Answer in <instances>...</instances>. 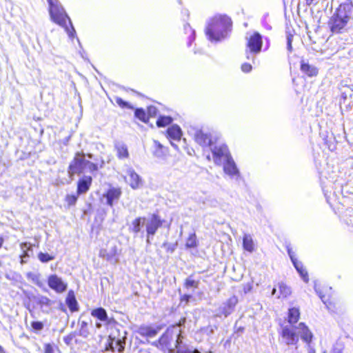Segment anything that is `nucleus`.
<instances>
[{
    "instance_id": "56",
    "label": "nucleus",
    "mask_w": 353,
    "mask_h": 353,
    "mask_svg": "<svg viewBox=\"0 0 353 353\" xmlns=\"http://www.w3.org/2000/svg\"><path fill=\"white\" fill-rule=\"evenodd\" d=\"M195 244H193V243H191V244H186L187 247L188 248H190V247H192L193 245H194Z\"/></svg>"
},
{
    "instance_id": "19",
    "label": "nucleus",
    "mask_w": 353,
    "mask_h": 353,
    "mask_svg": "<svg viewBox=\"0 0 353 353\" xmlns=\"http://www.w3.org/2000/svg\"><path fill=\"white\" fill-rule=\"evenodd\" d=\"M223 170L224 172L230 175L234 176L239 174V170L236 166L234 161L232 159V156L230 155L227 159H225L223 162Z\"/></svg>"
},
{
    "instance_id": "39",
    "label": "nucleus",
    "mask_w": 353,
    "mask_h": 353,
    "mask_svg": "<svg viewBox=\"0 0 353 353\" xmlns=\"http://www.w3.org/2000/svg\"><path fill=\"white\" fill-rule=\"evenodd\" d=\"M86 166L88 167L90 172H97L99 170V166L97 163H92L90 161L86 160Z\"/></svg>"
},
{
    "instance_id": "26",
    "label": "nucleus",
    "mask_w": 353,
    "mask_h": 353,
    "mask_svg": "<svg viewBox=\"0 0 353 353\" xmlns=\"http://www.w3.org/2000/svg\"><path fill=\"white\" fill-rule=\"evenodd\" d=\"M168 148L164 147L158 141H154V154L157 157H162L166 154Z\"/></svg>"
},
{
    "instance_id": "25",
    "label": "nucleus",
    "mask_w": 353,
    "mask_h": 353,
    "mask_svg": "<svg viewBox=\"0 0 353 353\" xmlns=\"http://www.w3.org/2000/svg\"><path fill=\"white\" fill-rule=\"evenodd\" d=\"M300 316V311L299 308L292 307L288 310V321L290 324L296 323Z\"/></svg>"
},
{
    "instance_id": "34",
    "label": "nucleus",
    "mask_w": 353,
    "mask_h": 353,
    "mask_svg": "<svg viewBox=\"0 0 353 353\" xmlns=\"http://www.w3.org/2000/svg\"><path fill=\"white\" fill-rule=\"evenodd\" d=\"M147 114L148 116V120H150V118L155 117L158 114V109L154 105H149L147 107L146 109Z\"/></svg>"
},
{
    "instance_id": "59",
    "label": "nucleus",
    "mask_w": 353,
    "mask_h": 353,
    "mask_svg": "<svg viewBox=\"0 0 353 353\" xmlns=\"http://www.w3.org/2000/svg\"><path fill=\"white\" fill-rule=\"evenodd\" d=\"M308 353H314V350H310Z\"/></svg>"
},
{
    "instance_id": "46",
    "label": "nucleus",
    "mask_w": 353,
    "mask_h": 353,
    "mask_svg": "<svg viewBox=\"0 0 353 353\" xmlns=\"http://www.w3.org/2000/svg\"><path fill=\"white\" fill-rule=\"evenodd\" d=\"M45 353H54V349L50 344L46 345Z\"/></svg>"
},
{
    "instance_id": "49",
    "label": "nucleus",
    "mask_w": 353,
    "mask_h": 353,
    "mask_svg": "<svg viewBox=\"0 0 353 353\" xmlns=\"http://www.w3.org/2000/svg\"><path fill=\"white\" fill-rule=\"evenodd\" d=\"M185 322V318H183V319H181V320L179 321V323L176 325V326H177V327H180V326H181V325H184Z\"/></svg>"
},
{
    "instance_id": "5",
    "label": "nucleus",
    "mask_w": 353,
    "mask_h": 353,
    "mask_svg": "<svg viewBox=\"0 0 353 353\" xmlns=\"http://www.w3.org/2000/svg\"><path fill=\"white\" fill-rule=\"evenodd\" d=\"M86 163L85 154L83 152H76L68 165V174L72 176L75 174L80 175L83 174L86 167Z\"/></svg>"
},
{
    "instance_id": "4",
    "label": "nucleus",
    "mask_w": 353,
    "mask_h": 353,
    "mask_svg": "<svg viewBox=\"0 0 353 353\" xmlns=\"http://www.w3.org/2000/svg\"><path fill=\"white\" fill-rule=\"evenodd\" d=\"M165 220L163 219L159 214L153 213L151 214L149 221L145 225V241L149 243L153 239L157 230L162 228L165 223Z\"/></svg>"
},
{
    "instance_id": "30",
    "label": "nucleus",
    "mask_w": 353,
    "mask_h": 353,
    "mask_svg": "<svg viewBox=\"0 0 353 353\" xmlns=\"http://www.w3.org/2000/svg\"><path fill=\"white\" fill-rule=\"evenodd\" d=\"M173 119L170 116H159L156 121L157 126L164 128L172 123Z\"/></svg>"
},
{
    "instance_id": "15",
    "label": "nucleus",
    "mask_w": 353,
    "mask_h": 353,
    "mask_svg": "<svg viewBox=\"0 0 353 353\" xmlns=\"http://www.w3.org/2000/svg\"><path fill=\"white\" fill-rule=\"evenodd\" d=\"M122 191L120 188H110L103 194L106 198V203L109 206H112L114 201L119 200Z\"/></svg>"
},
{
    "instance_id": "28",
    "label": "nucleus",
    "mask_w": 353,
    "mask_h": 353,
    "mask_svg": "<svg viewBox=\"0 0 353 353\" xmlns=\"http://www.w3.org/2000/svg\"><path fill=\"white\" fill-rule=\"evenodd\" d=\"M91 315L101 321H105L108 319L106 311L102 307L93 310Z\"/></svg>"
},
{
    "instance_id": "32",
    "label": "nucleus",
    "mask_w": 353,
    "mask_h": 353,
    "mask_svg": "<svg viewBox=\"0 0 353 353\" xmlns=\"http://www.w3.org/2000/svg\"><path fill=\"white\" fill-rule=\"evenodd\" d=\"M79 194L77 192L75 194H68L64 198V201L68 208L74 206L77 202Z\"/></svg>"
},
{
    "instance_id": "3",
    "label": "nucleus",
    "mask_w": 353,
    "mask_h": 353,
    "mask_svg": "<svg viewBox=\"0 0 353 353\" xmlns=\"http://www.w3.org/2000/svg\"><path fill=\"white\" fill-rule=\"evenodd\" d=\"M49 13L53 22L63 27L70 37L74 36L75 33L74 28L72 26L70 19L61 5L49 8Z\"/></svg>"
},
{
    "instance_id": "33",
    "label": "nucleus",
    "mask_w": 353,
    "mask_h": 353,
    "mask_svg": "<svg viewBox=\"0 0 353 353\" xmlns=\"http://www.w3.org/2000/svg\"><path fill=\"white\" fill-rule=\"evenodd\" d=\"M39 259L43 263H47L50 261L53 260L55 258V253L52 252L50 253H43L40 252L38 254Z\"/></svg>"
},
{
    "instance_id": "9",
    "label": "nucleus",
    "mask_w": 353,
    "mask_h": 353,
    "mask_svg": "<svg viewBox=\"0 0 353 353\" xmlns=\"http://www.w3.org/2000/svg\"><path fill=\"white\" fill-rule=\"evenodd\" d=\"M99 254L100 256L114 264L119 261L118 250L114 245H107L105 248L101 249Z\"/></svg>"
},
{
    "instance_id": "23",
    "label": "nucleus",
    "mask_w": 353,
    "mask_h": 353,
    "mask_svg": "<svg viewBox=\"0 0 353 353\" xmlns=\"http://www.w3.org/2000/svg\"><path fill=\"white\" fill-rule=\"evenodd\" d=\"M117 156L119 159H128L129 157V152L125 144L118 143L115 145Z\"/></svg>"
},
{
    "instance_id": "42",
    "label": "nucleus",
    "mask_w": 353,
    "mask_h": 353,
    "mask_svg": "<svg viewBox=\"0 0 353 353\" xmlns=\"http://www.w3.org/2000/svg\"><path fill=\"white\" fill-rule=\"evenodd\" d=\"M50 300L47 298V297H45V296H42L39 299V303L41 305H50Z\"/></svg>"
},
{
    "instance_id": "35",
    "label": "nucleus",
    "mask_w": 353,
    "mask_h": 353,
    "mask_svg": "<svg viewBox=\"0 0 353 353\" xmlns=\"http://www.w3.org/2000/svg\"><path fill=\"white\" fill-rule=\"evenodd\" d=\"M115 101L117 104L121 108L133 109V107L127 101L123 100L121 97H116Z\"/></svg>"
},
{
    "instance_id": "40",
    "label": "nucleus",
    "mask_w": 353,
    "mask_h": 353,
    "mask_svg": "<svg viewBox=\"0 0 353 353\" xmlns=\"http://www.w3.org/2000/svg\"><path fill=\"white\" fill-rule=\"evenodd\" d=\"M32 327L36 331H40L43 328V324L40 321H33L31 323Z\"/></svg>"
},
{
    "instance_id": "60",
    "label": "nucleus",
    "mask_w": 353,
    "mask_h": 353,
    "mask_svg": "<svg viewBox=\"0 0 353 353\" xmlns=\"http://www.w3.org/2000/svg\"><path fill=\"white\" fill-rule=\"evenodd\" d=\"M29 245H34V246H35V245H36V243H34V244H29Z\"/></svg>"
},
{
    "instance_id": "57",
    "label": "nucleus",
    "mask_w": 353,
    "mask_h": 353,
    "mask_svg": "<svg viewBox=\"0 0 353 353\" xmlns=\"http://www.w3.org/2000/svg\"><path fill=\"white\" fill-rule=\"evenodd\" d=\"M96 326H97V327L100 328V327H101V323H97L96 324Z\"/></svg>"
},
{
    "instance_id": "8",
    "label": "nucleus",
    "mask_w": 353,
    "mask_h": 353,
    "mask_svg": "<svg viewBox=\"0 0 353 353\" xmlns=\"http://www.w3.org/2000/svg\"><path fill=\"white\" fill-rule=\"evenodd\" d=\"M238 303V299L235 296L229 298L225 303H223L219 308L217 314L218 316H224L227 317L234 310L236 305Z\"/></svg>"
},
{
    "instance_id": "58",
    "label": "nucleus",
    "mask_w": 353,
    "mask_h": 353,
    "mask_svg": "<svg viewBox=\"0 0 353 353\" xmlns=\"http://www.w3.org/2000/svg\"><path fill=\"white\" fill-rule=\"evenodd\" d=\"M193 353H201L198 350H194Z\"/></svg>"
},
{
    "instance_id": "36",
    "label": "nucleus",
    "mask_w": 353,
    "mask_h": 353,
    "mask_svg": "<svg viewBox=\"0 0 353 353\" xmlns=\"http://www.w3.org/2000/svg\"><path fill=\"white\" fill-rule=\"evenodd\" d=\"M67 304L71 311L77 310V302L74 296L68 299Z\"/></svg>"
},
{
    "instance_id": "52",
    "label": "nucleus",
    "mask_w": 353,
    "mask_h": 353,
    "mask_svg": "<svg viewBox=\"0 0 353 353\" xmlns=\"http://www.w3.org/2000/svg\"><path fill=\"white\" fill-rule=\"evenodd\" d=\"M272 295H276V296L277 295L276 294V288H273L272 292Z\"/></svg>"
},
{
    "instance_id": "14",
    "label": "nucleus",
    "mask_w": 353,
    "mask_h": 353,
    "mask_svg": "<svg viewBox=\"0 0 353 353\" xmlns=\"http://www.w3.org/2000/svg\"><path fill=\"white\" fill-rule=\"evenodd\" d=\"M48 285L57 292H63L66 290L67 285L57 275H51L48 278Z\"/></svg>"
},
{
    "instance_id": "53",
    "label": "nucleus",
    "mask_w": 353,
    "mask_h": 353,
    "mask_svg": "<svg viewBox=\"0 0 353 353\" xmlns=\"http://www.w3.org/2000/svg\"><path fill=\"white\" fill-rule=\"evenodd\" d=\"M191 297L190 295H185L184 299L188 301L189 299Z\"/></svg>"
},
{
    "instance_id": "7",
    "label": "nucleus",
    "mask_w": 353,
    "mask_h": 353,
    "mask_svg": "<svg viewBox=\"0 0 353 353\" xmlns=\"http://www.w3.org/2000/svg\"><path fill=\"white\" fill-rule=\"evenodd\" d=\"M263 46V38L258 32H252L248 38L246 47L250 53L257 54L261 50Z\"/></svg>"
},
{
    "instance_id": "27",
    "label": "nucleus",
    "mask_w": 353,
    "mask_h": 353,
    "mask_svg": "<svg viewBox=\"0 0 353 353\" xmlns=\"http://www.w3.org/2000/svg\"><path fill=\"white\" fill-rule=\"evenodd\" d=\"M172 332L168 330L159 339V343L162 347H167L170 341L172 339Z\"/></svg>"
},
{
    "instance_id": "50",
    "label": "nucleus",
    "mask_w": 353,
    "mask_h": 353,
    "mask_svg": "<svg viewBox=\"0 0 353 353\" xmlns=\"http://www.w3.org/2000/svg\"><path fill=\"white\" fill-rule=\"evenodd\" d=\"M316 291L317 293H319V297L321 298V299L322 300V301L326 304V301L324 299L325 296L321 295V294L320 292H318L317 289L316 288Z\"/></svg>"
},
{
    "instance_id": "12",
    "label": "nucleus",
    "mask_w": 353,
    "mask_h": 353,
    "mask_svg": "<svg viewBox=\"0 0 353 353\" xmlns=\"http://www.w3.org/2000/svg\"><path fill=\"white\" fill-rule=\"evenodd\" d=\"M288 252L290 257V259L297 270V272L299 273L300 276L302 277L303 280L305 282H307L309 280L307 272L306 270L304 268L303 264L301 262L297 261V259L295 258L294 254L292 252V249L290 248H288Z\"/></svg>"
},
{
    "instance_id": "51",
    "label": "nucleus",
    "mask_w": 353,
    "mask_h": 353,
    "mask_svg": "<svg viewBox=\"0 0 353 353\" xmlns=\"http://www.w3.org/2000/svg\"><path fill=\"white\" fill-rule=\"evenodd\" d=\"M315 0H305V3L307 6H311L314 3Z\"/></svg>"
},
{
    "instance_id": "13",
    "label": "nucleus",
    "mask_w": 353,
    "mask_h": 353,
    "mask_svg": "<svg viewBox=\"0 0 353 353\" xmlns=\"http://www.w3.org/2000/svg\"><path fill=\"white\" fill-rule=\"evenodd\" d=\"M281 336L287 345L296 344L299 341L296 334L291 327L287 325L282 328Z\"/></svg>"
},
{
    "instance_id": "6",
    "label": "nucleus",
    "mask_w": 353,
    "mask_h": 353,
    "mask_svg": "<svg viewBox=\"0 0 353 353\" xmlns=\"http://www.w3.org/2000/svg\"><path fill=\"white\" fill-rule=\"evenodd\" d=\"M212 158L210 155H207L206 159L208 161L212 160L214 163L218 165H221L222 163L231 155L225 144L214 146L212 149Z\"/></svg>"
},
{
    "instance_id": "11",
    "label": "nucleus",
    "mask_w": 353,
    "mask_h": 353,
    "mask_svg": "<svg viewBox=\"0 0 353 353\" xmlns=\"http://www.w3.org/2000/svg\"><path fill=\"white\" fill-rule=\"evenodd\" d=\"M92 177L91 176H83L78 179L77 182L76 192L81 195L89 191L92 186Z\"/></svg>"
},
{
    "instance_id": "2",
    "label": "nucleus",
    "mask_w": 353,
    "mask_h": 353,
    "mask_svg": "<svg viewBox=\"0 0 353 353\" xmlns=\"http://www.w3.org/2000/svg\"><path fill=\"white\" fill-rule=\"evenodd\" d=\"M349 20L350 14L347 6L344 3L340 4L328 21L330 31L333 34L341 33Z\"/></svg>"
},
{
    "instance_id": "55",
    "label": "nucleus",
    "mask_w": 353,
    "mask_h": 353,
    "mask_svg": "<svg viewBox=\"0 0 353 353\" xmlns=\"http://www.w3.org/2000/svg\"><path fill=\"white\" fill-rule=\"evenodd\" d=\"M331 353H341L340 350H334Z\"/></svg>"
},
{
    "instance_id": "47",
    "label": "nucleus",
    "mask_w": 353,
    "mask_h": 353,
    "mask_svg": "<svg viewBox=\"0 0 353 353\" xmlns=\"http://www.w3.org/2000/svg\"><path fill=\"white\" fill-rule=\"evenodd\" d=\"M252 240L250 236L245 235L243 236V243H252Z\"/></svg>"
},
{
    "instance_id": "20",
    "label": "nucleus",
    "mask_w": 353,
    "mask_h": 353,
    "mask_svg": "<svg viewBox=\"0 0 353 353\" xmlns=\"http://www.w3.org/2000/svg\"><path fill=\"white\" fill-rule=\"evenodd\" d=\"M159 330L160 327L155 328L152 326L142 325L138 328L137 332L141 336L152 338L155 336Z\"/></svg>"
},
{
    "instance_id": "54",
    "label": "nucleus",
    "mask_w": 353,
    "mask_h": 353,
    "mask_svg": "<svg viewBox=\"0 0 353 353\" xmlns=\"http://www.w3.org/2000/svg\"><path fill=\"white\" fill-rule=\"evenodd\" d=\"M23 245V247L21 248L22 250H23L24 248H27V245L26 243H24V244H21ZM28 249L29 250V248H28Z\"/></svg>"
},
{
    "instance_id": "22",
    "label": "nucleus",
    "mask_w": 353,
    "mask_h": 353,
    "mask_svg": "<svg viewBox=\"0 0 353 353\" xmlns=\"http://www.w3.org/2000/svg\"><path fill=\"white\" fill-rule=\"evenodd\" d=\"M300 69L303 73L309 77H316L319 72L316 67L310 65L304 61L301 62Z\"/></svg>"
},
{
    "instance_id": "10",
    "label": "nucleus",
    "mask_w": 353,
    "mask_h": 353,
    "mask_svg": "<svg viewBox=\"0 0 353 353\" xmlns=\"http://www.w3.org/2000/svg\"><path fill=\"white\" fill-rule=\"evenodd\" d=\"M194 139L196 143L202 147L211 146L213 143L211 134L204 132L202 130H197L195 132Z\"/></svg>"
},
{
    "instance_id": "18",
    "label": "nucleus",
    "mask_w": 353,
    "mask_h": 353,
    "mask_svg": "<svg viewBox=\"0 0 353 353\" xmlns=\"http://www.w3.org/2000/svg\"><path fill=\"white\" fill-rule=\"evenodd\" d=\"M166 137L170 140L179 141L182 137V131L177 125H172L165 131Z\"/></svg>"
},
{
    "instance_id": "61",
    "label": "nucleus",
    "mask_w": 353,
    "mask_h": 353,
    "mask_svg": "<svg viewBox=\"0 0 353 353\" xmlns=\"http://www.w3.org/2000/svg\"><path fill=\"white\" fill-rule=\"evenodd\" d=\"M1 351V347L0 346V352Z\"/></svg>"
},
{
    "instance_id": "24",
    "label": "nucleus",
    "mask_w": 353,
    "mask_h": 353,
    "mask_svg": "<svg viewBox=\"0 0 353 353\" xmlns=\"http://www.w3.org/2000/svg\"><path fill=\"white\" fill-rule=\"evenodd\" d=\"M128 182L130 185L133 189L137 188L141 183V179L139 178V176L134 170H130L128 172Z\"/></svg>"
},
{
    "instance_id": "29",
    "label": "nucleus",
    "mask_w": 353,
    "mask_h": 353,
    "mask_svg": "<svg viewBox=\"0 0 353 353\" xmlns=\"http://www.w3.org/2000/svg\"><path fill=\"white\" fill-rule=\"evenodd\" d=\"M134 116L143 123H148L149 122L146 110L141 108H136L134 110Z\"/></svg>"
},
{
    "instance_id": "21",
    "label": "nucleus",
    "mask_w": 353,
    "mask_h": 353,
    "mask_svg": "<svg viewBox=\"0 0 353 353\" xmlns=\"http://www.w3.org/2000/svg\"><path fill=\"white\" fill-rule=\"evenodd\" d=\"M145 220V217L141 216L134 219L132 222V226L130 228V231L135 235H137L140 232H141L142 235H143L144 232L142 231V228Z\"/></svg>"
},
{
    "instance_id": "44",
    "label": "nucleus",
    "mask_w": 353,
    "mask_h": 353,
    "mask_svg": "<svg viewBox=\"0 0 353 353\" xmlns=\"http://www.w3.org/2000/svg\"><path fill=\"white\" fill-rule=\"evenodd\" d=\"M245 250L252 252L254 250V244H243Z\"/></svg>"
},
{
    "instance_id": "37",
    "label": "nucleus",
    "mask_w": 353,
    "mask_h": 353,
    "mask_svg": "<svg viewBox=\"0 0 353 353\" xmlns=\"http://www.w3.org/2000/svg\"><path fill=\"white\" fill-rule=\"evenodd\" d=\"M185 285L186 288H196L198 287V285H199V281L192 279L191 278V276H190V277H188L185 280Z\"/></svg>"
},
{
    "instance_id": "48",
    "label": "nucleus",
    "mask_w": 353,
    "mask_h": 353,
    "mask_svg": "<svg viewBox=\"0 0 353 353\" xmlns=\"http://www.w3.org/2000/svg\"><path fill=\"white\" fill-rule=\"evenodd\" d=\"M288 48L290 50H292V36L288 37Z\"/></svg>"
},
{
    "instance_id": "41",
    "label": "nucleus",
    "mask_w": 353,
    "mask_h": 353,
    "mask_svg": "<svg viewBox=\"0 0 353 353\" xmlns=\"http://www.w3.org/2000/svg\"><path fill=\"white\" fill-rule=\"evenodd\" d=\"M252 66L249 63H244L241 65V70L243 72L248 73L251 72Z\"/></svg>"
},
{
    "instance_id": "45",
    "label": "nucleus",
    "mask_w": 353,
    "mask_h": 353,
    "mask_svg": "<svg viewBox=\"0 0 353 353\" xmlns=\"http://www.w3.org/2000/svg\"><path fill=\"white\" fill-rule=\"evenodd\" d=\"M182 339H183V336L181 334V331H179V333L177 334V339H176V347L178 348L179 347V345L182 343Z\"/></svg>"
},
{
    "instance_id": "1",
    "label": "nucleus",
    "mask_w": 353,
    "mask_h": 353,
    "mask_svg": "<svg viewBox=\"0 0 353 353\" xmlns=\"http://www.w3.org/2000/svg\"><path fill=\"white\" fill-rule=\"evenodd\" d=\"M231 19L225 14L214 15L208 21L205 33L211 41H219L225 38L232 27Z\"/></svg>"
},
{
    "instance_id": "43",
    "label": "nucleus",
    "mask_w": 353,
    "mask_h": 353,
    "mask_svg": "<svg viewBox=\"0 0 353 353\" xmlns=\"http://www.w3.org/2000/svg\"><path fill=\"white\" fill-rule=\"evenodd\" d=\"M47 1L49 4V8H52V7H57L60 5L57 0H47Z\"/></svg>"
},
{
    "instance_id": "17",
    "label": "nucleus",
    "mask_w": 353,
    "mask_h": 353,
    "mask_svg": "<svg viewBox=\"0 0 353 353\" xmlns=\"http://www.w3.org/2000/svg\"><path fill=\"white\" fill-rule=\"evenodd\" d=\"M181 37V39L188 46H190L195 39V32L189 24H185L183 26Z\"/></svg>"
},
{
    "instance_id": "31",
    "label": "nucleus",
    "mask_w": 353,
    "mask_h": 353,
    "mask_svg": "<svg viewBox=\"0 0 353 353\" xmlns=\"http://www.w3.org/2000/svg\"><path fill=\"white\" fill-rule=\"evenodd\" d=\"M278 288L279 290V294L276 295L277 298H286L291 294L290 288L283 283H279L278 284Z\"/></svg>"
},
{
    "instance_id": "16",
    "label": "nucleus",
    "mask_w": 353,
    "mask_h": 353,
    "mask_svg": "<svg viewBox=\"0 0 353 353\" xmlns=\"http://www.w3.org/2000/svg\"><path fill=\"white\" fill-rule=\"evenodd\" d=\"M296 329L298 330V334L300 335L301 339L307 344H310L312 341L313 334L308 327L306 326L305 323H300L298 326L296 327Z\"/></svg>"
},
{
    "instance_id": "38",
    "label": "nucleus",
    "mask_w": 353,
    "mask_h": 353,
    "mask_svg": "<svg viewBox=\"0 0 353 353\" xmlns=\"http://www.w3.org/2000/svg\"><path fill=\"white\" fill-rule=\"evenodd\" d=\"M28 278L32 281L33 283L35 284L39 285L40 281H39V276L35 273L30 272L27 274Z\"/></svg>"
}]
</instances>
